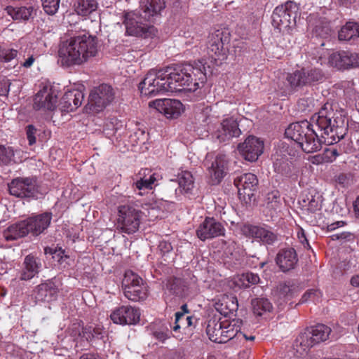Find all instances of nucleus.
Returning <instances> with one entry per match:
<instances>
[{
    "label": "nucleus",
    "mask_w": 359,
    "mask_h": 359,
    "mask_svg": "<svg viewBox=\"0 0 359 359\" xmlns=\"http://www.w3.org/2000/svg\"><path fill=\"white\" fill-rule=\"evenodd\" d=\"M346 111L337 104L326 102L306 120L290 124L285 129L287 138L294 141L305 153H313L321 149L322 143L331 145L342 137L339 130L345 127Z\"/></svg>",
    "instance_id": "nucleus-1"
},
{
    "label": "nucleus",
    "mask_w": 359,
    "mask_h": 359,
    "mask_svg": "<svg viewBox=\"0 0 359 359\" xmlns=\"http://www.w3.org/2000/svg\"><path fill=\"white\" fill-rule=\"evenodd\" d=\"M177 69H151L147 74L144 80L139 84V90L143 95L154 96L161 91H173L187 90L195 91L206 81V75L202 69H190L196 70L194 76H199L198 79L193 78L190 73L184 72H170Z\"/></svg>",
    "instance_id": "nucleus-2"
},
{
    "label": "nucleus",
    "mask_w": 359,
    "mask_h": 359,
    "mask_svg": "<svg viewBox=\"0 0 359 359\" xmlns=\"http://www.w3.org/2000/svg\"><path fill=\"white\" fill-rule=\"evenodd\" d=\"M97 51V40L90 35L77 36L65 43L59 50L62 62L70 65H80Z\"/></svg>",
    "instance_id": "nucleus-3"
},
{
    "label": "nucleus",
    "mask_w": 359,
    "mask_h": 359,
    "mask_svg": "<svg viewBox=\"0 0 359 359\" xmlns=\"http://www.w3.org/2000/svg\"><path fill=\"white\" fill-rule=\"evenodd\" d=\"M341 327H331L325 324H317L302 332L297 338L296 343L302 347L304 351L309 349L315 344L328 339H337L341 334Z\"/></svg>",
    "instance_id": "nucleus-4"
},
{
    "label": "nucleus",
    "mask_w": 359,
    "mask_h": 359,
    "mask_svg": "<svg viewBox=\"0 0 359 359\" xmlns=\"http://www.w3.org/2000/svg\"><path fill=\"white\" fill-rule=\"evenodd\" d=\"M144 15L138 12L127 13L124 15L123 24L126 27V34L128 36L136 37H151L156 34V29L149 25L147 22L152 20H144Z\"/></svg>",
    "instance_id": "nucleus-5"
},
{
    "label": "nucleus",
    "mask_w": 359,
    "mask_h": 359,
    "mask_svg": "<svg viewBox=\"0 0 359 359\" xmlns=\"http://www.w3.org/2000/svg\"><path fill=\"white\" fill-rule=\"evenodd\" d=\"M114 93L112 87L102 83L91 90L88 103L85 106L87 114H95L103 111L112 102Z\"/></svg>",
    "instance_id": "nucleus-6"
},
{
    "label": "nucleus",
    "mask_w": 359,
    "mask_h": 359,
    "mask_svg": "<svg viewBox=\"0 0 359 359\" xmlns=\"http://www.w3.org/2000/svg\"><path fill=\"white\" fill-rule=\"evenodd\" d=\"M299 7L292 1L277 6L272 14L273 25L281 30L296 26L297 18L299 16Z\"/></svg>",
    "instance_id": "nucleus-7"
},
{
    "label": "nucleus",
    "mask_w": 359,
    "mask_h": 359,
    "mask_svg": "<svg viewBox=\"0 0 359 359\" xmlns=\"http://www.w3.org/2000/svg\"><path fill=\"white\" fill-rule=\"evenodd\" d=\"M142 212L132 205L118 207L117 228L123 233L132 234L140 227Z\"/></svg>",
    "instance_id": "nucleus-8"
},
{
    "label": "nucleus",
    "mask_w": 359,
    "mask_h": 359,
    "mask_svg": "<svg viewBox=\"0 0 359 359\" xmlns=\"http://www.w3.org/2000/svg\"><path fill=\"white\" fill-rule=\"evenodd\" d=\"M11 195L21 198H37L39 186L36 177H16L8 184Z\"/></svg>",
    "instance_id": "nucleus-9"
},
{
    "label": "nucleus",
    "mask_w": 359,
    "mask_h": 359,
    "mask_svg": "<svg viewBox=\"0 0 359 359\" xmlns=\"http://www.w3.org/2000/svg\"><path fill=\"white\" fill-rule=\"evenodd\" d=\"M229 42V34L220 30H216L208 36V51L212 59L215 60L216 66L222 65V61L226 58V48L224 46Z\"/></svg>",
    "instance_id": "nucleus-10"
},
{
    "label": "nucleus",
    "mask_w": 359,
    "mask_h": 359,
    "mask_svg": "<svg viewBox=\"0 0 359 359\" xmlns=\"http://www.w3.org/2000/svg\"><path fill=\"white\" fill-rule=\"evenodd\" d=\"M323 77L320 69H300L288 73L286 80L290 88L294 89L311 82L318 81Z\"/></svg>",
    "instance_id": "nucleus-11"
},
{
    "label": "nucleus",
    "mask_w": 359,
    "mask_h": 359,
    "mask_svg": "<svg viewBox=\"0 0 359 359\" xmlns=\"http://www.w3.org/2000/svg\"><path fill=\"white\" fill-rule=\"evenodd\" d=\"M234 185L238 189V197L245 203L250 202L258 186V179L252 173H244L234 180Z\"/></svg>",
    "instance_id": "nucleus-12"
},
{
    "label": "nucleus",
    "mask_w": 359,
    "mask_h": 359,
    "mask_svg": "<svg viewBox=\"0 0 359 359\" xmlns=\"http://www.w3.org/2000/svg\"><path fill=\"white\" fill-rule=\"evenodd\" d=\"M242 233L250 238L264 244L272 245L277 241V234L266 226L245 224L241 227Z\"/></svg>",
    "instance_id": "nucleus-13"
},
{
    "label": "nucleus",
    "mask_w": 359,
    "mask_h": 359,
    "mask_svg": "<svg viewBox=\"0 0 359 359\" xmlns=\"http://www.w3.org/2000/svg\"><path fill=\"white\" fill-rule=\"evenodd\" d=\"M196 236L202 241L224 236V225L214 217H206L196 231Z\"/></svg>",
    "instance_id": "nucleus-14"
},
{
    "label": "nucleus",
    "mask_w": 359,
    "mask_h": 359,
    "mask_svg": "<svg viewBox=\"0 0 359 359\" xmlns=\"http://www.w3.org/2000/svg\"><path fill=\"white\" fill-rule=\"evenodd\" d=\"M140 318V310L130 305L115 308L110 314L112 322L121 325H135L139 323Z\"/></svg>",
    "instance_id": "nucleus-15"
},
{
    "label": "nucleus",
    "mask_w": 359,
    "mask_h": 359,
    "mask_svg": "<svg viewBox=\"0 0 359 359\" xmlns=\"http://www.w3.org/2000/svg\"><path fill=\"white\" fill-rule=\"evenodd\" d=\"M149 106L169 118H177L183 111V104L178 100L158 99L150 102Z\"/></svg>",
    "instance_id": "nucleus-16"
},
{
    "label": "nucleus",
    "mask_w": 359,
    "mask_h": 359,
    "mask_svg": "<svg viewBox=\"0 0 359 359\" xmlns=\"http://www.w3.org/2000/svg\"><path fill=\"white\" fill-rule=\"evenodd\" d=\"M238 149L245 160L254 162L263 153L264 142L255 136H249L243 143L238 144Z\"/></svg>",
    "instance_id": "nucleus-17"
},
{
    "label": "nucleus",
    "mask_w": 359,
    "mask_h": 359,
    "mask_svg": "<svg viewBox=\"0 0 359 359\" xmlns=\"http://www.w3.org/2000/svg\"><path fill=\"white\" fill-rule=\"evenodd\" d=\"M70 334L72 337H80L88 343L96 339H103L104 331L101 325L81 326L80 323H74L70 327Z\"/></svg>",
    "instance_id": "nucleus-18"
},
{
    "label": "nucleus",
    "mask_w": 359,
    "mask_h": 359,
    "mask_svg": "<svg viewBox=\"0 0 359 359\" xmlns=\"http://www.w3.org/2000/svg\"><path fill=\"white\" fill-rule=\"evenodd\" d=\"M241 134L238 123L232 117L224 119L215 131V136L219 142H229L233 137H239Z\"/></svg>",
    "instance_id": "nucleus-19"
},
{
    "label": "nucleus",
    "mask_w": 359,
    "mask_h": 359,
    "mask_svg": "<svg viewBox=\"0 0 359 359\" xmlns=\"http://www.w3.org/2000/svg\"><path fill=\"white\" fill-rule=\"evenodd\" d=\"M57 95L51 86H44L35 95L33 107L36 110L52 111L56 107Z\"/></svg>",
    "instance_id": "nucleus-20"
},
{
    "label": "nucleus",
    "mask_w": 359,
    "mask_h": 359,
    "mask_svg": "<svg viewBox=\"0 0 359 359\" xmlns=\"http://www.w3.org/2000/svg\"><path fill=\"white\" fill-rule=\"evenodd\" d=\"M332 67H359V54L346 51L333 53L328 57Z\"/></svg>",
    "instance_id": "nucleus-21"
},
{
    "label": "nucleus",
    "mask_w": 359,
    "mask_h": 359,
    "mask_svg": "<svg viewBox=\"0 0 359 359\" xmlns=\"http://www.w3.org/2000/svg\"><path fill=\"white\" fill-rule=\"evenodd\" d=\"M52 213L46 212L32 216L25 220L29 233L38 236L43 233L50 226Z\"/></svg>",
    "instance_id": "nucleus-22"
},
{
    "label": "nucleus",
    "mask_w": 359,
    "mask_h": 359,
    "mask_svg": "<svg viewBox=\"0 0 359 359\" xmlns=\"http://www.w3.org/2000/svg\"><path fill=\"white\" fill-rule=\"evenodd\" d=\"M84 94L79 90L66 92L60 100L59 107L62 112H70L80 107L83 101Z\"/></svg>",
    "instance_id": "nucleus-23"
},
{
    "label": "nucleus",
    "mask_w": 359,
    "mask_h": 359,
    "mask_svg": "<svg viewBox=\"0 0 359 359\" xmlns=\"http://www.w3.org/2000/svg\"><path fill=\"white\" fill-rule=\"evenodd\" d=\"M165 8V0H140V12L144 15V20H154Z\"/></svg>",
    "instance_id": "nucleus-24"
},
{
    "label": "nucleus",
    "mask_w": 359,
    "mask_h": 359,
    "mask_svg": "<svg viewBox=\"0 0 359 359\" xmlns=\"http://www.w3.org/2000/svg\"><path fill=\"white\" fill-rule=\"evenodd\" d=\"M276 262L280 269L283 272L293 269L298 262L295 250L293 248L280 250L276 255Z\"/></svg>",
    "instance_id": "nucleus-25"
},
{
    "label": "nucleus",
    "mask_w": 359,
    "mask_h": 359,
    "mask_svg": "<svg viewBox=\"0 0 359 359\" xmlns=\"http://www.w3.org/2000/svg\"><path fill=\"white\" fill-rule=\"evenodd\" d=\"M41 266L42 264L39 258L32 254L27 255L22 264L20 279L28 280L33 278L39 273Z\"/></svg>",
    "instance_id": "nucleus-26"
},
{
    "label": "nucleus",
    "mask_w": 359,
    "mask_h": 359,
    "mask_svg": "<svg viewBox=\"0 0 359 359\" xmlns=\"http://www.w3.org/2000/svg\"><path fill=\"white\" fill-rule=\"evenodd\" d=\"M58 289L55 284L48 280L39 285L34 290V297L39 302H51L56 299Z\"/></svg>",
    "instance_id": "nucleus-27"
},
{
    "label": "nucleus",
    "mask_w": 359,
    "mask_h": 359,
    "mask_svg": "<svg viewBox=\"0 0 359 359\" xmlns=\"http://www.w3.org/2000/svg\"><path fill=\"white\" fill-rule=\"evenodd\" d=\"M208 172L213 183L218 184L225 175L226 169V161L223 155H218L208 166Z\"/></svg>",
    "instance_id": "nucleus-28"
},
{
    "label": "nucleus",
    "mask_w": 359,
    "mask_h": 359,
    "mask_svg": "<svg viewBox=\"0 0 359 359\" xmlns=\"http://www.w3.org/2000/svg\"><path fill=\"white\" fill-rule=\"evenodd\" d=\"M125 297L132 302H141L148 297V285L146 282L142 280V283H137L135 286L123 289Z\"/></svg>",
    "instance_id": "nucleus-29"
},
{
    "label": "nucleus",
    "mask_w": 359,
    "mask_h": 359,
    "mask_svg": "<svg viewBox=\"0 0 359 359\" xmlns=\"http://www.w3.org/2000/svg\"><path fill=\"white\" fill-rule=\"evenodd\" d=\"M309 23L312 27V31L316 36L327 38L332 34V29L330 23L325 18H317L313 15H311L309 19Z\"/></svg>",
    "instance_id": "nucleus-30"
},
{
    "label": "nucleus",
    "mask_w": 359,
    "mask_h": 359,
    "mask_svg": "<svg viewBox=\"0 0 359 359\" xmlns=\"http://www.w3.org/2000/svg\"><path fill=\"white\" fill-rule=\"evenodd\" d=\"M5 11L13 20L17 21H27L34 18L36 15V10L32 6L13 7L9 6L5 8Z\"/></svg>",
    "instance_id": "nucleus-31"
},
{
    "label": "nucleus",
    "mask_w": 359,
    "mask_h": 359,
    "mask_svg": "<svg viewBox=\"0 0 359 359\" xmlns=\"http://www.w3.org/2000/svg\"><path fill=\"white\" fill-rule=\"evenodd\" d=\"M274 171L287 178H297V172L292 163L287 158H276L273 162Z\"/></svg>",
    "instance_id": "nucleus-32"
},
{
    "label": "nucleus",
    "mask_w": 359,
    "mask_h": 359,
    "mask_svg": "<svg viewBox=\"0 0 359 359\" xmlns=\"http://www.w3.org/2000/svg\"><path fill=\"white\" fill-rule=\"evenodd\" d=\"M224 321L216 320H209L206 328V333L210 340L218 344L225 343L226 338L222 337Z\"/></svg>",
    "instance_id": "nucleus-33"
},
{
    "label": "nucleus",
    "mask_w": 359,
    "mask_h": 359,
    "mask_svg": "<svg viewBox=\"0 0 359 359\" xmlns=\"http://www.w3.org/2000/svg\"><path fill=\"white\" fill-rule=\"evenodd\" d=\"M29 233L25 220L9 226L3 232L4 238L9 241H15Z\"/></svg>",
    "instance_id": "nucleus-34"
},
{
    "label": "nucleus",
    "mask_w": 359,
    "mask_h": 359,
    "mask_svg": "<svg viewBox=\"0 0 359 359\" xmlns=\"http://www.w3.org/2000/svg\"><path fill=\"white\" fill-rule=\"evenodd\" d=\"M150 331L151 336L161 343L172 336L170 324L155 323L150 326Z\"/></svg>",
    "instance_id": "nucleus-35"
},
{
    "label": "nucleus",
    "mask_w": 359,
    "mask_h": 359,
    "mask_svg": "<svg viewBox=\"0 0 359 359\" xmlns=\"http://www.w3.org/2000/svg\"><path fill=\"white\" fill-rule=\"evenodd\" d=\"M355 37H359V25L355 22H348L339 31V41H349Z\"/></svg>",
    "instance_id": "nucleus-36"
},
{
    "label": "nucleus",
    "mask_w": 359,
    "mask_h": 359,
    "mask_svg": "<svg viewBox=\"0 0 359 359\" xmlns=\"http://www.w3.org/2000/svg\"><path fill=\"white\" fill-rule=\"evenodd\" d=\"M166 289L172 294L181 297L187 289V285L182 278L170 277L167 280Z\"/></svg>",
    "instance_id": "nucleus-37"
},
{
    "label": "nucleus",
    "mask_w": 359,
    "mask_h": 359,
    "mask_svg": "<svg viewBox=\"0 0 359 359\" xmlns=\"http://www.w3.org/2000/svg\"><path fill=\"white\" fill-rule=\"evenodd\" d=\"M158 180L159 175L156 173H153L148 179L141 177L140 180H137L134 182L133 187L135 189L139 190V194L142 196L144 194L142 191L152 189L155 186V182Z\"/></svg>",
    "instance_id": "nucleus-38"
},
{
    "label": "nucleus",
    "mask_w": 359,
    "mask_h": 359,
    "mask_svg": "<svg viewBox=\"0 0 359 359\" xmlns=\"http://www.w3.org/2000/svg\"><path fill=\"white\" fill-rule=\"evenodd\" d=\"M212 109L210 106L203 107L198 109L195 114L196 123L201 126H208V130H210V124L212 121L211 116Z\"/></svg>",
    "instance_id": "nucleus-39"
},
{
    "label": "nucleus",
    "mask_w": 359,
    "mask_h": 359,
    "mask_svg": "<svg viewBox=\"0 0 359 359\" xmlns=\"http://www.w3.org/2000/svg\"><path fill=\"white\" fill-rule=\"evenodd\" d=\"M175 181L178 182L179 187L182 189L185 192L191 191L194 187V177L189 171H181L178 173Z\"/></svg>",
    "instance_id": "nucleus-40"
},
{
    "label": "nucleus",
    "mask_w": 359,
    "mask_h": 359,
    "mask_svg": "<svg viewBox=\"0 0 359 359\" xmlns=\"http://www.w3.org/2000/svg\"><path fill=\"white\" fill-rule=\"evenodd\" d=\"M238 323V321H236L235 320L231 322L224 320L222 337L226 338L225 339V343L233 339L237 336L238 332H241V327L239 325H237Z\"/></svg>",
    "instance_id": "nucleus-41"
},
{
    "label": "nucleus",
    "mask_w": 359,
    "mask_h": 359,
    "mask_svg": "<svg viewBox=\"0 0 359 359\" xmlns=\"http://www.w3.org/2000/svg\"><path fill=\"white\" fill-rule=\"evenodd\" d=\"M96 0H78L76 12L78 15L86 16L97 8Z\"/></svg>",
    "instance_id": "nucleus-42"
},
{
    "label": "nucleus",
    "mask_w": 359,
    "mask_h": 359,
    "mask_svg": "<svg viewBox=\"0 0 359 359\" xmlns=\"http://www.w3.org/2000/svg\"><path fill=\"white\" fill-rule=\"evenodd\" d=\"M253 312L257 316H262L264 313L270 311L272 304L269 299L265 298H257L252 300Z\"/></svg>",
    "instance_id": "nucleus-43"
},
{
    "label": "nucleus",
    "mask_w": 359,
    "mask_h": 359,
    "mask_svg": "<svg viewBox=\"0 0 359 359\" xmlns=\"http://www.w3.org/2000/svg\"><path fill=\"white\" fill-rule=\"evenodd\" d=\"M277 289L280 298L284 301L291 299L294 296V287L290 281L279 283Z\"/></svg>",
    "instance_id": "nucleus-44"
},
{
    "label": "nucleus",
    "mask_w": 359,
    "mask_h": 359,
    "mask_svg": "<svg viewBox=\"0 0 359 359\" xmlns=\"http://www.w3.org/2000/svg\"><path fill=\"white\" fill-rule=\"evenodd\" d=\"M143 279L136 273L131 270H128L125 272L124 277L122 280V288H128L130 286H135L137 283H142Z\"/></svg>",
    "instance_id": "nucleus-45"
},
{
    "label": "nucleus",
    "mask_w": 359,
    "mask_h": 359,
    "mask_svg": "<svg viewBox=\"0 0 359 359\" xmlns=\"http://www.w3.org/2000/svg\"><path fill=\"white\" fill-rule=\"evenodd\" d=\"M225 304V309H221V313L227 316L236 311L238 307L237 298L236 297H226L222 300L221 306Z\"/></svg>",
    "instance_id": "nucleus-46"
},
{
    "label": "nucleus",
    "mask_w": 359,
    "mask_h": 359,
    "mask_svg": "<svg viewBox=\"0 0 359 359\" xmlns=\"http://www.w3.org/2000/svg\"><path fill=\"white\" fill-rule=\"evenodd\" d=\"M267 208L271 210H276L280 205V196L278 191L269 192L266 198Z\"/></svg>",
    "instance_id": "nucleus-47"
},
{
    "label": "nucleus",
    "mask_w": 359,
    "mask_h": 359,
    "mask_svg": "<svg viewBox=\"0 0 359 359\" xmlns=\"http://www.w3.org/2000/svg\"><path fill=\"white\" fill-rule=\"evenodd\" d=\"M321 297L322 292L320 290L318 289H310L305 292V293L302 295L300 303L303 304L309 301L316 302L320 300Z\"/></svg>",
    "instance_id": "nucleus-48"
},
{
    "label": "nucleus",
    "mask_w": 359,
    "mask_h": 359,
    "mask_svg": "<svg viewBox=\"0 0 359 359\" xmlns=\"http://www.w3.org/2000/svg\"><path fill=\"white\" fill-rule=\"evenodd\" d=\"M44 11L48 15H55L59 8L60 0H41Z\"/></svg>",
    "instance_id": "nucleus-49"
},
{
    "label": "nucleus",
    "mask_w": 359,
    "mask_h": 359,
    "mask_svg": "<svg viewBox=\"0 0 359 359\" xmlns=\"http://www.w3.org/2000/svg\"><path fill=\"white\" fill-rule=\"evenodd\" d=\"M259 276L252 272L243 273L240 278V280L242 281L243 285L245 287H248L250 285L257 284L259 282Z\"/></svg>",
    "instance_id": "nucleus-50"
},
{
    "label": "nucleus",
    "mask_w": 359,
    "mask_h": 359,
    "mask_svg": "<svg viewBox=\"0 0 359 359\" xmlns=\"http://www.w3.org/2000/svg\"><path fill=\"white\" fill-rule=\"evenodd\" d=\"M18 50L15 49H4L0 51V60L4 62H9L15 59L18 61Z\"/></svg>",
    "instance_id": "nucleus-51"
},
{
    "label": "nucleus",
    "mask_w": 359,
    "mask_h": 359,
    "mask_svg": "<svg viewBox=\"0 0 359 359\" xmlns=\"http://www.w3.org/2000/svg\"><path fill=\"white\" fill-rule=\"evenodd\" d=\"M13 156L14 152L11 148L0 144V165L9 163Z\"/></svg>",
    "instance_id": "nucleus-52"
},
{
    "label": "nucleus",
    "mask_w": 359,
    "mask_h": 359,
    "mask_svg": "<svg viewBox=\"0 0 359 359\" xmlns=\"http://www.w3.org/2000/svg\"><path fill=\"white\" fill-rule=\"evenodd\" d=\"M182 312L175 313V325L172 327L174 332H177L180 328V322L184 318L185 313H189V309L187 304H183L181 306Z\"/></svg>",
    "instance_id": "nucleus-53"
},
{
    "label": "nucleus",
    "mask_w": 359,
    "mask_h": 359,
    "mask_svg": "<svg viewBox=\"0 0 359 359\" xmlns=\"http://www.w3.org/2000/svg\"><path fill=\"white\" fill-rule=\"evenodd\" d=\"M37 129L33 125H28L26 127L27 138L30 146L34 144L36 141V135Z\"/></svg>",
    "instance_id": "nucleus-54"
},
{
    "label": "nucleus",
    "mask_w": 359,
    "mask_h": 359,
    "mask_svg": "<svg viewBox=\"0 0 359 359\" xmlns=\"http://www.w3.org/2000/svg\"><path fill=\"white\" fill-rule=\"evenodd\" d=\"M323 158L326 163L333 162L337 156H339V153L336 149H325L323 152Z\"/></svg>",
    "instance_id": "nucleus-55"
},
{
    "label": "nucleus",
    "mask_w": 359,
    "mask_h": 359,
    "mask_svg": "<svg viewBox=\"0 0 359 359\" xmlns=\"http://www.w3.org/2000/svg\"><path fill=\"white\" fill-rule=\"evenodd\" d=\"M320 205L318 200H316L313 196H311V198L309 200V203L307 205V210L314 213L317 210H320Z\"/></svg>",
    "instance_id": "nucleus-56"
},
{
    "label": "nucleus",
    "mask_w": 359,
    "mask_h": 359,
    "mask_svg": "<svg viewBox=\"0 0 359 359\" xmlns=\"http://www.w3.org/2000/svg\"><path fill=\"white\" fill-rule=\"evenodd\" d=\"M158 249L163 255H165L172 250V246L170 242L162 241L159 243Z\"/></svg>",
    "instance_id": "nucleus-57"
},
{
    "label": "nucleus",
    "mask_w": 359,
    "mask_h": 359,
    "mask_svg": "<svg viewBox=\"0 0 359 359\" xmlns=\"http://www.w3.org/2000/svg\"><path fill=\"white\" fill-rule=\"evenodd\" d=\"M297 237L299 241L305 246V245L309 246V241L306 237L305 231L302 228H299L297 232Z\"/></svg>",
    "instance_id": "nucleus-58"
},
{
    "label": "nucleus",
    "mask_w": 359,
    "mask_h": 359,
    "mask_svg": "<svg viewBox=\"0 0 359 359\" xmlns=\"http://www.w3.org/2000/svg\"><path fill=\"white\" fill-rule=\"evenodd\" d=\"M207 65V62L205 60L202 59L198 60V62L194 61V63H191V62H186L185 64H183V65L185 66H189L191 67H205V65Z\"/></svg>",
    "instance_id": "nucleus-59"
},
{
    "label": "nucleus",
    "mask_w": 359,
    "mask_h": 359,
    "mask_svg": "<svg viewBox=\"0 0 359 359\" xmlns=\"http://www.w3.org/2000/svg\"><path fill=\"white\" fill-rule=\"evenodd\" d=\"M311 162H312V163L316 164V165L326 163L324 160L323 153L318 154L317 155L312 156Z\"/></svg>",
    "instance_id": "nucleus-60"
},
{
    "label": "nucleus",
    "mask_w": 359,
    "mask_h": 359,
    "mask_svg": "<svg viewBox=\"0 0 359 359\" xmlns=\"http://www.w3.org/2000/svg\"><path fill=\"white\" fill-rule=\"evenodd\" d=\"M350 235L346 232L341 233H336L331 236V239L333 241L346 239Z\"/></svg>",
    "instance_id": "nucleus-61"
},
{
    "label": "nucleus",
    "mask_w": 359,
    "mask_h": 359,
    "mask_svg": "<svg viewBox=\"0 0 359 359\" xmlns=\"http://www.w3.org/2000/svg\"><path fill=\"white\" fill-rule=\"evenodd\" d=\"M193 320H194L193 316H184V318L180 322V326L182 325H186L187 327H190L193 325Z\"/></svg>",
    "instance_id": "nucleus-62"
},
{
    "label": "nucleus",
    "mask_w": 359,
    "mask_h": 359,
    "mask_svg": "<svg viewBox=\"0 0 359 359\" xmlns=\"http://www.w3.org/2000/svg\"><path fill=\"white\" fill-rule=\"evenodd\" d=\"M345 224V222L343 221H338L337 222H334L327 226V229L329 231H334L336 229L343 226Z\"/></svg>",
    "instance_id": "nucleus-63"
},
{
    "label": "nucleus",
    "mask_w": 359,
    "mask_h": 359,
    "mask_svg": "<svg viewBox=\"0 0 359 359\" xmlns=\"http://www.w3.org/2000/svg\"><path fill=\"white\" fill-rule=\"evenodd\" d=\"M79 359H100L99 355L92 353H83Z\"/></svg>",
    "instance_id": "nucleus-64"
}]
</instances>
